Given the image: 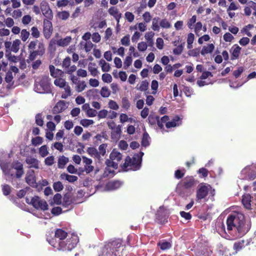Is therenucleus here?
I'll list each match as a JSON object with an SVG mask.
<instances>
[{
  "label": "nucleus",
  "instance_id": "nucleus-61",
  "mask_svg": "<svg viewBox=\"0 0 256 256\" xmlns=\"http://www.w3.org/2000/svg\"><path fill=\"white\" fill-rule=\"evenodd\" d=\"M71 60L68 56L66 57L62 61V67L64 70L70 66Z\"/></svg>",
  "mask_w": 256,
  "mask_h": 256
},
{
  "label": "nucleus",
  "instance_id": "nucleus-28",
  "mask_svg": "<svg viewBox=\"0 0 256 256\" xmlns=\"http://www.w3.org/2000/svg\"><path fill=\"white\" fill-rule=\"evenodd\" d=\"M68 158L64 156H60L58 160V168H64L65 165L68 162Z\"/></svg>",
  "mask_w": 256,
  "mask_h": 256
},
{
  "label": "nucleus",
  "instance_id": "nucleus-7",
  "mask_svg": "<svg viewBox=\"0 0 256 256\" xmlns=\"http://www.w3.org/2000/svg\"><path fill=\"white\" fill-rule=\"evenodd\" d=\"M26 202L28 204H32L37 210H46L48 209L47 202L38 196H34L32 198H26Z\"/></svg>",
  "mask_w": 256,
  "mask_h": 256
},
{
  "label": "nucleus",
  "instance_id": "nucleus-48",
  "mask_svg": "<svg viewBox=\"0 0 256 256\" xmlns=\"http://www.w3.org/2000/svg\"><path fill=\"white\" fill-rule=\"evenodd\" d=\"M94 123V122L92 120L82 119L80 121V124L84 127H88Z\"/></svg>",
  "mask_w": 256,
  "mask_h": 256
},
{
  "label": "nucleus",
  "instance_id": "nucleus-42",
  "mask_svg": "<svg viewBox=\"0 0 256 256\" xmlns=\"http://www.w3.org/2000/svg\"><path fill=\"white\" fill-rule=\"evenodd\" d=\"M57 16L60 19L66 20L70 16V14L66 11L59 12L57 13Z\"/></svg>",
  "mask_w": 256,
  "mask_h": 256
},
{
  "label": "nucleus",
  "instance_id": "nucleus-4",
  "mask_svg": "<svg viewBox=\"0 0 256 256\" xmlns=\"http://www.w3.org/2000/svg\"><path fill=\"white\" fill-rule=\"evenodd\" d=\"M144 155L143 152H140V158L138 155H135L131 158L128 156L123 164V169L125 171L129 170H136L140 166L142 156Z\"/></svg>",
  "mask_w": 256,
  "mask_h": 256
},
{
  "label": "nucleus",
  "instance_id": "nucleus-8",
  "mask_svg": "<svg viewBox=\"0 0 256 256\" xmlns=\"http://www.w3.org/2000/svg\"><path fill=\"white\" fill-rule=\"evenodd\" d=\"M241 179L253 180L256 178V163L244 168L240 174Z\"/></svg>",
  "mask_w": 256,
  "mask_h": 256
},
{
  "label": "nucleus",
  "instance_id": "nucleus-13",
  "mask_svg": "<svg viewBox=\"0 0 256 256\" xmlns=\"http://www.w3.org/2000/svg\"><path fill=\"white\" fill-rule=\"evenodd\" d=\"M52 24L49 20L44 22V34L46 38H49L52 34Z\"/></svg>",
  "mask_w": 256,
  "mask_h": 256
},
{
  "label": "nucleus",
  "instance_id": "nucleus-45",
  "mask_svg": "<svg viewBox=\"0 0 256 256\" xmlns=\"http://www.w3.org/2000/svg\"><path fill=\"white\" fill-rule=\"evenodd\" d=\"M132 59L130 56H126L124 60V68L125 70L128 68L132 64Z\"/></svg>",
  "mask_w": 256,
  "mask_h": 256
},
{
  "label": "nucleus",
  "instance_id": "nucleus-30",
  "mask_svg": "<svg viewBox=\"0 0 256 256\" xmlns=\"http://www.w3.org/2000/svg\"><path fill=\"white\" fill-rule=\"evenodd\" d=\"M61 179H65L70 182H74L76 181L78 178L75 176L69 175L66 174H62L60 175Z\"/></svg>",
  "mask_w": 256,
  "mask_h": 256
},
{
  "label": "nucleus",
  "instance_id": "nucleus-46",
  "mask_svg": "<svg viewBox=\"0 0 256 256\" xmlns=\"http://www.w3.org/2000/svg\"><path fill=\"white\" fill-rule=\"evenodd\" d=\"M110 92L108 88L104 86L100 90V94L102 97L108 98L110 96Z\"/></svg>",
  "mask_w": 256,
  "mask_h": 256
},
{
  "label": "nucleus",
  "instance_id": "nucleus-11",
  "mask_svg": "<svg viewBox=\"0 0 256 256\" xmlns=\"http://www.w3.org/2000/svg\"><path fill=\"white\" fill-rule=\"evenodd\" d=\"M40 10L42 14L48 18H52L53 16L52 12L48 4L46 1H42L40 4Z\"/></svg>",
  "mask_w": 256,
  "mask_h": 256
},
{
  "label": "nucleus",
  "instance_id": "nucleus-58",
  "mask_svg": "<svg viewBox=\"0 0 256 256\" xmlns=\"http://www.w3.org/2000/svg\"><path fill=\"white\" fill-rule=\"evenodd\" d=\"M160 26L162 28H168L171 26L170 22L166 19H162L160 22Z\"/></svg>",
  "mask_w": 256,
  "mask_h": 256
},
{
  "label": "nucleus",
  "instance_id": "nucleus-1",
  "mask_svg": "<svg viewBox=\"0 0 256 256\" xmlns=\"http://www.w3.org/2000/svg\"><path fill=\"white\" fill-rule=\"evenodd\" d=\"M78 236L74 234L68 235L67 232L61 229H58L55 232V240L49 242L54 248L59 250H71L78 242Z\"/></svg>",
  "mask_w": 256,
  "mask_h": 256
},
{
  "label": "nucleus",
  "instance_id": "nucleus-62",
  "mask_svg": "<svg viewBox=\"0 0 256 256\" xmlns=\"http://www.w3.org/2000/svg\"><path fill=\"white\" fill-rule=\"evenodd\" d=\"M54 162V156H50L48 157H47L44 160V164L48 166H52Z\"/></svg>",
  "mask_w": 256,
  "mask_h": 256
},
{
  "label": "nucleus",
  "instance_id": "nucleus-27",
  "mask_svg": "<svg viewBox=\"0 0 256 256\" xmlns=\"http://www.w3.org/2000/svg\"><path fill=\"white\" fill-rule=\"evenodd\" d=\"M122 184L120 181H112L108 182L106 186L109 190H114L119 188Z\"/></svg>",
  "mask_w": 256,
  "mask_h": 256
},
{
  "label": "nucleus",
  "instance_id": "nucleus-15",
  "mask_svg": "<svg viewBox=\"0 0 256 256\" xmlns=\"http://www.w3.org/2000/svg\"><path fill=\"white\" fill-rule=\"evenodd\" d=\"M26 180L29 185L32 186H36V180L33 170H30L27 172Z\"/></svg>",
  "mask_w": 256,
  "mask_h": 256
},
{
  "label": "nucleus",
  "instance_id": "nucleus-53",
  "mask_svg": "<svg viewBox=\"0 0 256 256\" xmlns=\"http://www.w3.org/2000/svg\"><path fill=\"white\" fill-rule=\"evenodd\" d=\"M121 44L124 46H128L130 44V38L129 35H126L120 40Z\"/></svg>",
  "mask_w": 256,
  "mask_h": 256
},
{
  "label": "nucleus",
  "instance_id": "nucleus-25",
  "mask_svg": "<svg viewBox=\"0 0 256 256\" xmlns=\"http://www.w3.org/2000/svg\"><path fill=\"white\" fill-rule=\"evenodd\" d=\"M214 48V46L212 44H208L206 46H204L202 50L201 54L204 56L206 54L212 53Z\"/></svg>",
  "mask_w": 256,
  "mask_h": 256
},
{
  "label": "nucleus",
  "instance_id": "nucleus-64",
  "mask_svg": "<svg viewBox=\"0 0 256 256\" xmlns=\"http://www.w3.org/2000/svg\"><path fill=\"white\" fill-rule=\"evenodd\" d=\"M32 36L34 38H38L40 37V33L38 28L33 26L31 28Z\"/></svg>",
  "mask_w": 256,
  "mask_h": 256
},
{
  "label": "nucleus",
  "instance_id": "nucleus-17",
  "mask_svg": "<svg viewBox=\"0 0 256 256\" xmlns=\"http://www.w3.org/2000/svg\"><path fill=\"white\" fill-rule=\"evenodd\" d=\"M26 162V164L29 166L30 168H34L36 169L39 168L40 162L38 160L34 157H27Z\"/></svg>",
  "mask_w": 256,
  "mask_h": 256
},
{
  "label": "nucleus",
  "instance_id": "nucleus-41",
  "mask_svg": "<svg viewBox=\"0 0 256 256\" xmlns=\"http://www.w3.org/2000/svg\"><path fill=\"white\" fill-rule=\"evenodd\" d=\"M38 152L39 154L42 157L44 158L48 154V146L46 145H44L42 146L39 148Z\"/></svg>",
  "mask_w": 256,
  "mask_h": 256
},
{
  "label": "nucleus",
  "instance_id": "nucleus-38",
  "mask_svg": "<svg viewBox=\"0 0 256 256\" xmlns=\"http://www.w3.org/2000/svg\"><path fill=\"white\" fill-rule=\"evenodd\" d=\"M134 121V120L132 118H128V116L124 113H122L120 115V122L121 123H124L126 122H132Z\"/></svg>",
  "mask_w": 256,
  "mask_h": 256
},
{
  "label": "nucleus",
  "instance_id": "nucleus-49",
  "mask_svg": "<svg viewBox=\"0 0 256 256\" xmlns=\"http://www.w3.org/2000/svg\"><path fill=\"white\" fill-rule=\"evenodd\" d=\"M30 32L26 30H22L20 32V38L23 42H26L30 36Z\"/></svg>",
  "mask_w": 256,
  "mask_h": 256
},
{
  "label": "nucleus",
  "instance_id": "nucleus-63",
  "mask_svg": "<svg viewBox=\"0 0 256 256\" xmlns=\"http://www.w3.org/2000/svg\"><path fill=\"white\" fill-rule=\"evenodd\" d=\"M124 16L126 20L130 22H132L134 18V14L129 12H127L125 13Z\"/></svg>",
  "mask_w": 256,
  "mask_h": 256
},
{
  "label": "nucleus",
  "instance_id": "nucleus-54",
  "mask_svg": "<svg viewBox=\"0 0 256 256\" xmlns=\"http://www.w3.org/2000/svg\"><path fill=\"white\" fill-rule=\"evenodd\" d=\"M160 246V248L162 250H166L170 248L172 245L170 242H160L158 244Z\"/></svg>",
  "mask_w": 256,
  "mask_h": 256
},
{
  "label": "nucleus",
  "instance_id": "nucleus-10",
  "mask_svg": "<svg viewBox=\"0 0 256 256\" xmlns=\"http://www.w3.org/2000/svg\"><path fill=\"white\" fill-rule=\"evenodd\" d=\"M194 179L192 178H184L182 183L178 185L176 188L177 192L180 196H184L183 189H188L192 188L194 185Z\"/></svg>",
  "mask_w": 256,
  "mask_h": 256
},
{
  "label": "nucleus",
  "instance_id": "nucleus-37",
  "mask_svg": "<svg viewBox=\"0 0 256 256\" xmlns=\"http://www.w3.org/2000/svg\"><path fill=\"white\" fill-rule=\"evenodd\" d=\"M148 82L146 80H144L138 84L136 86V88L139 90L145 91L148 89Z\"/></svg>",
  "mask_w": 256,
  "mask_h": 256
},
{
  "label": "nucleus",
  "instance_id": "nucleus-6",
  "mask_svg": "<svg viewBox=\"0 0 256 256\" xmlns=\"http://www.w3.org/2000/svg\"><path fill=\"white\" fill-rule=\"evenodd\" d=\"M122 156L118 150L114 149L110 155V160L106 161V164L108 167H112L116 169L118 167V164L122 159Z\"/></svg>",
  "mask_w": 256,
  "mask_h": 256
},
{
  "label": "nucleus",
  "instance_id": "nucleus-14",
  "mask_svg": "<svg viewBox=\"0 0 256 256\" xmlns=\"http://www.w3.org/2000/svg\"><path fill=\"white\" fill-rule=\"evenodd\" d=\"M50 74L52 76L56 78L62 77L64 75V72L50 65L49 66Z\"/></svg>",
  "mask_w": 256,
  "mask_h": 256
},
{
  "label": "nucleus",
  "instance_id": "nucleus-55",
  "mask_svg": "<svg viewBox=\"0 0 256 256\" xmlns=\"http://www.w3.org/2000/svg\"><path fill=\"white\" fill-rule=\"evenodd\" d=\"M102 78L104 82L106 83H110L112 80L111 75L107 73L103 74Z\"/></svg>",
  "mask_w": 256,
  "mask_h": 256
},
{
  "label": "nucleus",
  "instance_id": "nucleus-60",
  "mask_svg": "<svg viewBox=\"0 0 256 256\" xmlns=\"http://www.w3.org/2000/svg\"><path fill=\"white\" fill-rule=\"evenodd\" d=\"M76 70V66L75 65L70 66L64 70L66 74H72Z\"/></svg>",
  "mask_w": 256,
  "mask_h": 256
},
{
  "label": "nucleus",
  "instance_id": "nucleus-19",
  "mask_svg": "<svg viewBox=\"0 0 256 256\" xmlns=\"http://www.w3.org/2000/svg\"><path fill=\"white\" fill-rule=\"evenodd\" d=\"M12 168L16 170V176L19 178L24 174L22 164L18 162H15L12 164Z\"/></svg>",
  "mask_w": 256,
  "mask_h": 256
},
{
  "label": "nucleus",
  "instance_id": "nucleus-31",
  "mask_svg": "<svg viewBox=\"0 0 256 256\" xmlns=\"http://www.w3.org/2000/svg\"><path fill=\"white\" fill-rule=\"evenodd\" d=\"M99 65L100 66L102 70L104 72H108L110 70V64L106 62V61L101 59L99 62Z\"/></svg>",
  "mask_w": 256,
  "mask_h": 256
},
{
  "label": "nucleus",
  "instance_id": "nucleus-21",
  "mask_svg": "<svg viewBox=\"0 0 256 256\" xmlns=\"http://www.w3.org/2000/svg\"><path fill=\"white\" fill-rule=\"evenodd\" d=\"M251 196L249 194H244L242 198V202L244 206L247 209H250L251 207Z\"/></svg>",
  "mask_w": 256,
  "mask_h": 256
},
{
  "label": "nucleus",
  "instance_id": "nucleus-47",
  "mask_svg": "<svg viewBox=\"0 0 256 256\" xmlns=\"http://www.w3.org/2000/svg\"><path fill=\"white\" fill-rule=\"evenodd\" d=\"M38 50H36L38 55L42 56L45 52L44 45L42 42H39Z\"/></svg>",
  "mask_w": 256,
  "mask_h": 256
},
{
  "label": "nucleus",
  "instance_id": "nucleus-35",
  "mask_svg": "<svg viewBox=\"0 0 256 256\" xmlns=\"http://www.w3.org/2000/svg\"><path fill=\"white\" fill-rule=\"evenodd\" d=\"M160 18L158 17L154 18L152 19V28L154 31H159L160 30Z\"/></svg>",
  "mask_w": 256,
  "mask_h": 256
},
{
  "label": "nucleus",
  "instance_id": "nucleus-3",
  "mask_svg": "<svg viewBox=\"0 0 256 256\" xmlns=\"http://www.w3.org/2000/svg\"><path fill=\"white\" fill-rule=\"evenodd\" d=\"M34 90L40 94H48L52 91L50 78L48 76H41L35 80Z\"/></svg>",
  "mask_w": 256,
  "mask_h": 256
},
{
  "label": "nucleus",
  "instance_id": "nucleus-20",
  "mask_svg": "<svg viewBox=\"0 0 256 256\" xmlns=\"http://www.w3.org/2000/svg\"><path fill=\"white\" fill-rule=\"evenodd\" d=\"M108 12L110 15L113 16L115 18L117 22L118 23L121 18L122 14L120 12L118 9L115 6H112L108 9Z\"/></svg>",
  "mask_w": 256,
  "mask_h": 256
},
{
  "label": "nucleus",
  "instance_id": "nucleus-33",
  "mask_svg": "<svg viewBox=\"0 0 256 256\" xmlns=\"http://www.w3.org/2000/svg\"><path fill=\"white\" fill-rule=\"evenodd\" d=\"M68 84V83L66 82L65 79L62 78V77L56 78L54 80V85L56 86H58L60 88H62Z\"/></svg>",
  "mask_w": 256,
  "mask_h": 256
},
{
  "label": "nucleus",
  "instance_id": "nucleus-26",
  "mask_svg": "<svg viewBox=\"0 0 256 256\" xmlns=\"http://www.w3.org/2000/svg\"><path fill=\"white\" fill-rule=\"evenodd\" d=\"M88 70L93 76H98L99 72L97 68H96V64L90 62L88 66Z\"/></svg>",
  "mask_w": 256,
  "mask_h": 256
},
{
  "label": "nucleus",
  "instance_id": "nucleus-18",
  "mask_svg": "<svg viewBox=\"0 0 256 256\" xmlns=\"http://www.w3.org/2000/svg\"><path fill=\"white\" fill-rule=\"evenodd\" d=\"M241 48L238 44L234 45L230 50L231 52V60H234L238 58L240 53Z\"/></svg>",
  "mask_w": 256,
  "mask_h": 256
},
{
  "label": "nucleus",
  "instance_id": "nucleus-36",
  "mask_svg": "<svg viewBox=\"0 0 256 256\" xmlns=\"http://www.w3.org/2000/svg\"><path fill=\"white\" fill-rule=\"evenodd\" d=\"M87 152L88 154L92 157L96 158L98 159L100 157V154L98 153L97 150L94 148H88Z\"/></svg>",
  "mask_w": 256,
  "mask_h": 256
},
{
  "label": "nucleus",
  "instance_id": "nucleus-34",
  "mask_svg": "<svg viewBox=\"0 0 256 256\" xmlns=\"http://www.w3.org/2000/svg\"><path fill=\"white\" fill-rule=\"evenodd\" d=\"M194 38L195 37L194 34L192 33H190L188 34L187 37V48L188 49H191L192 48V44Z\"/></svg>",
  "mask_w": 256,
  "mask_h": 256
},
{
  "label": "nucleus",
  "instance_id": "nucleus-51",
  "mask_svg": "<svg viewBox=\"0 0 256 256\" xmlns=\"http://www.w3.org/2000/svg\"><path fill=\"white\" fill-rule=\"evenodd\" d=\"M43 142V138L40 136H36L33 138L32 140V145L36 146L42 144Z\"/></svg>",
  "mask_w": 256,
  "mask_h": 256
},
{
  "label": "nucleus",
  "instance_id": "nucleus-43",
  "mask_svg": "<svg viewBox=\"0 0 256 256\" xmlns=\"http://www.w3.org/2000/svg\"><path fill=\"white\" fill-rule=\"evenodd\" d=\"M121 134V128L118 126L114 128L113 132H112V137L114 138V136L116 138H118Z\"/></svg>",
  "mask_w": 256,
  "mask_h": 256
},
{
  "label": "nucleus",
  "instance_id": "nucleus-59",
  "mask_svg": "<svg viewBox=\"0 0 256 256\" xmlns=\"http://www.w3.org/2000/svg\"><path fill=\"white\" fill-rule=\"evenodd\" d=\"M53 188L55 191L60 192L63 189L64 186L61 182H57L54 184Z\"/></svg>",
  "mask_w": 256,
  "mask_h": 256
},
{
  "label": "nucleus",
  "instance_id": "nucleus-5",
  "mask_svg": "<svg viewBox=\"0 0 256 256\" xmlns=\"http://www.w3.org/2000/svg\"><path fill=\"white\" fill-rule=\"evenodd\" d=\"M214 190L212 189L210 185L205 183H201L197 188L196 200L199 202L202 199H205L209 194L213 196L214 194Z\"/></svg>",
  "mask_w": 256,
  "mask_h": 256
},
{
  "label": "nucleus",
  "instance_id": "nucleus-9",
  "mask_svg": "<svg viewBox=\"0 0 256 256\" xmlns=\"http://www.w3.org/2000/svg\"><path fill=\"white\" fill-rule=\"evenodd\" d=\"M72 40V37L70 36H67L64 38H60L58 40L52 39L50 41L49 47L54 50H56V44L60 46L65 47L70 44Z\"/></svg>",
  "mask_w": 256,
  "mask_h": 256
},
{
  "label": "nucleus",
  "instance_id": "nucleus-57",
  "mask_svg": "<svg viewBox=\"0 0 256 256\" xmlns=\"http://www.w3.org/2000/svg\"><path fill=\"white\" fill-rule=\"evenodd\" d=\"M108 106L109 108L113 110H118L119 108L118 105L113 100H110L108 102Z\"/></svg>",
  "mask_w": 256,
  "mask_h": 256
},
{
  "label": "nucleus",
  "instance_id": "nucleus-12",
  "mask_svg": "<svg viewBox=\"0 0 256 256\" xmlns=\"http://www.w3.org/2000/svg\"><path fill=\"white\" fill-rule=\"evenodd\" d=\"M83 162L84 164V172L86 174L92 172L94 170V166L92 165V160L84 156H82Z\"/></svg>",
  "mask_w": 256,
  "mask_h": 256
},
{
  "label": "nucleus",
  "instance_id": "nucleus-16",
  "mask_svg": "<svg viewBox=\"0 0 256 256\" xmlns=\"http://www.w3.org/2000/svg\"><path fill=\"white\" fill-rule=\"evenodd\" d=\"M67 108V105L64 101L60 100L58 102L53 108L54 113L58 114Z\"/></svg>",
  "mask_w": 256,
  "mask_h": 256
},
{
  "label": "nucleus",
  "instance_id": "nucleus-24",
  "mask_svg": "<svg viewBox=\"0 0 256 256\" xmlns=\"http://www.w3.org/2000/svg\"><path fill=\"white\" fill-rule=\"evenodd\" d=\"M0 166L5 174H10L11 176L13 175L14 173L11 172V170L10 168H8V166L7 163L4 162L1 160H0Z\"/></svg>",
  "mask_w": 256,
  "mask_h": 256
},
{
  "label": "nucleus",
  "instance_id": "nucleus-23",
  "mask_svg": "<svg viewBox=\"0 0 256 256\" xmlns=\"http://www.w3.org/2000/svg\"><path fill=\"white\" fill-rule=\"evenodd\" d=\"M80 46L81 48H84L86 52H90L94 46L93 44L90 41L82 42Z\"/></svg>",
  "mask_w": 256,
  "mask_h": 256
},
{
  "label": "nucleus",
  "instance_id": "nucleus-44",
  "mask_svg": "<svg viewBox=\"0 0 256 256\" xmlns=\"http://www.w3.org/2000/svg\"><path fill=\"white\" fill-rule=\"evenodd\" d=\"M86 88V84L84 82H79L76 84L75 88L76 90L78 92H81L84 90Z\"/></svg>",
  "mask_w": 256,
  "mask_h": 256
},
{
  "label": "nucleus",
  "instance_id": "nucleus-39",
  "mask_svg": "<svg viewBox=\"0 0 256 256\" xmlns=\"http://www.w3.org/2000/svg\"><path fill=\"white\" fill-rule=\"evenodd\" d=\"M180 121V118L176 117L170 122H168L166 123V126L167 128H170L175 127L179 125L178 122Z\"/></svg>",
  "mask_w": 256,
  "mask_h": 256
},
{
  "label": "nucleus",
  "instance_id": "nucleus-52",
  "mask_svg": "<svg viewBox=\"0 0 256 256\" xmlns=\"http://www.w3.org/2000/svg\"><path fill=\"white\" fill-rule=\"evenodd\" d=\"M148 45L146 42H142L138 44V49L140 52H144L147 49Z\"/></svg>",
  "mask_w": 256,
  "mask_h": 256
},
{
  "label": "nucleus",
  "instance_id": "nucleus-40",
  "mask_svg": "<svg viewBox=\"0 0 256 256\" xmlns=\"http://www.w3.org/2000/svg\"><path fill=\"white\" fill-rule=\"evenodd\" d=\"M150 137L146 132L143 134L142 144L144 146H147L150 144Z\"/></svg>",
  "mask_w": 256,
  "mask_h": 256
},
{
  "label": "nucleus",
  "instance_id": "nucleus-56",
  "mask_svg": "<svg viewBox=\"0 0 256 256\" xmlns=\"http://www.w3.org/2000/svg\"><path fill=\"white\" fill-rule=\"evenodd\" d=\"M107 147V144H100L98 147V153L100 154V156L102 155V156H104L106 153V148Z\"/></svg>",
  "mask_w": 256,
  "mask_h": 256
},
{
  "label": "nucleus",
  "instance_id": "nucleus-29",
  "mask_svg": "<svg viewBox=\"0 0 256 256\" xmlns=\"http://www.w3.org/2000/svg\"><path fill=\"white\" fill-rule=\"evenodd\" d=\"M154 36V33L153 32H148L146 33L144 38L147 41L148 46H152L154 44L153 38Z\"/></svg>",
  "mask_w": 256,
  "mask_h": 256
},
{
  "label": "nucleus",
  "instance_id": "nucleus-32",
  "mask_svg": "<svg viewBox=\"0 0 256 256\" xmlns=\"http://www.w3.org/2000/svg\"><path fill=\"white\" fill-rule=\"evenodd\" d=\"M21 44V41L18 39H16L12 42L11 52L16 53L20 50V46Z\"/></svg>",
  "mask_w": 256,
  "mask_h": 256
},
{
  "label": "nucleus",
  "instance_id": "nucleus-2",
  "mask_svg": "<svg viewBox=\"0 0 256 256\" xmlns=\"http://www.w3.org/2000/svg\"><path fill=\"white\" fill-rule=\"evenodd\" d=\"M244 216L242 213L238 212L230 214L226 220L227 229L231 230L235 228L238 232L246 233L249 228H245L244 224Z\"/></svg>",
  "mask_w": 256,
  "mask_h": 256
},
{
  "label": "nucleus",
  "instance_id": "nucleus-22",
  "mask_svg": "<svg viewBox=\"0 0 256 256\" xmlns=\"http://www.w3.org/2000/svg\"><path fill=\"white\" fill-rule=\"evenodd\" d=\"M62 88L64 90L62 94V98L66 99L72 95L71 88L68 84Z\"/></svg>",
  "mask_w": 256,
  "mask_h": 256
},
{
  "label": "nucleus",
  "instance_id": "nucleus-50",
  "mask_svg": "<svg viewBox=\"0 0 256 256\" xmlns=\"http://www.w3.org/2000/svg\"><path fill=\"white\" fill-rule=\"evenodd\" d=\"M202 24L201 22H198L196 23L194 26V32L197 36H200V32L202 30Z\"/></svg>",
  "mask_w": 256,
  "mask_h": 256
}]
</instances>
